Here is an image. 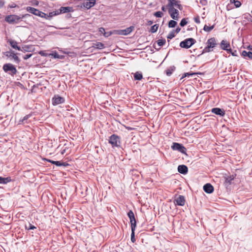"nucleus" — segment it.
Returning a JSON list of instances; mask_svg holds the SVG:
<instances>
[{"label": "nucleus", "instance_id": "nucleus-1", "mask_svg": "<svg viewBox=\"0 0 252 252\" xmlns=\"http://www.w3.org/2000/svg\"><path fill=\"white\" fill-rule=\"evenodd\" d=\"M27 15H28V14L23 15L21 17L16 15H9L5 17V20L7 22L10 24L17 23L21 21L22 19L26 17Z\"/></svg>", "mask_w": 252, "mask_h": 252}, {"label": "nucleus", "instance_id": "nucleus-2", "mask_svg": "<svg viewBox=\"0 0 252 252\" xmlns=\"http://www.w3.org/2000/svg\"><path fill=\"white\" fill-rule=\"evenodd\" d=\"M109 143L112 147H120L121 144L120 138L118 135L113 134L109 137Z\"/></svg>", "mask_w": 252, "mask_h": 252}, {"label": "nucleus", "instance_id": "nucleus-3", "mask_svg": "<svg viewBox=\"0 0 252 252\" xmlns=\"http://www.w3.org/2000/svg\"><path fill=\"white\" fill-rule=\"evenodd\" d=\"M216 41L214 38L209 39L206 42V47L204 48L205 52H210L213 51V48L216 45Z\"/></svg>", "mask_w": 252, "mask_h": 252}, {"label": "nucleus", "instance_id": "nucleus-4", "mask_svg": "<svg viewBox=\"0 0 252 252\" xmlns=\"http://www.w3.org/2000/svg\"><path fill=\"white\" fill-rule=\"evenodd\" d=\"M173 150L178 151L182 154H186V148L180 143L174 142L171 146Z\"/></svg>", "mask_w": 252, "mask_h": 252}, {"label": "nucleus", "instance_id": "nucleus-5", "mask_svg": "<svg viewBox=\"0 0 252 252\" xmlns=\"http://www.w3.org/2000/svg\"><path fill=\"white\" fill-rule=\"evenodd\" d=\"M195 42L193 38H189L181 42L180 45L182 48H189L194 44Z\"/></svg>", "mask_w": 252, "mask_h": 252}, {"label": "nucleus", "instance_id": "nucleus-6", "mask_svg": "<svg viewBox=\"0 0 252 252\" xmlns=\"http://www.w3.org/2000/svg\"><path fill=\"white\" fill-rule=\"evenodd\" d=\"M26 10L36 16H39L40 17H44L45 13L39 11L38 9L35 8L28 6L26 7Z\"/></svg>", "mask_w": 252, "mask_h": 252}, {"label": "nucleus", "instance_id": "nucleus-7", "mask_svg": "<svg viewBox=\"0 0 252 252\" xmlns=\"http://www.w3.org/2000/svg\"><path fill=\"white\" fill-rule=\"evenodd\" d=\"M134 29V27L131 26L128 27L125 30H120L117 31H114L113 32L114 33H116L119 35H126L129 34Z\"/></svg>", "mask_w": 252, "mask_h": 252}, {"label": "nucleus", "instance_id": "nucleus-8", "mask_svg": "<svg viewBox=\"0 0 252 252\" xmlns=\"http://www.w3.org/2000/svg\"><path fill=\"white\" fill-rule=\"evenodd\" d=\"M130 220L131 228H136V221L135 218L134 214L132 210H129L127 214Z\"/></svg>", "mask_w": 252, "mask_h": 252}, {"label": "nucleus", "instance_id": "nucleus-9", "mask_svg": "<svg viewBox=\"0 0 252 252\" xmlns=\"http://www.w3.org/2000/svg\"><path fill=\"white\" fill-rule=\"evenodd\" d=\"M3 69L5 72L10 71L11 73L14 74L17 72V70L14 66L11 63H6L3 65Z\"/></svg>", "mask_w": 252, "mask_h": 252}, {"label": "nucleus", "instance_id": "nucleus-10", "mask_svg": "<svg viewBox=\"0 0 252 252\" xmlns=\"http://www.w3.org/2000/svg\"><path fill=\"white\" fill-rule=\"evenodd\" d=\"M168 1V3L167 5V7L168 9H169L170 8H174L175 7L178 8L179 9H181V6L179 4V2L176 0H167Z\"/></svg>", "mask_w": 252, "mask_h": 252}, {"label": "nucleus", "instance_id": "nucleus-11", "mask_svg": "<svg viewBox=\"0 0 252 252\" xmlns=\"http://www.w3.org/2000/svg\"><path fill=\"white\" fill-rule=\"evenodd\" d=\"M168 10L171 17L173 19L175 20H178L179 19V11L177 9H176L175 8H170Z\"/></svg>", "mask_w": 252, "mask_h": 252}, {"label": "nucleus", "instance_id": "nucleus-12", "mask_svg": "<svg viewBox=\"0 0 252 252\" xmlns=\"http://www.w3.org/2000/svg\"><path fill=\"white\" fill-rule=\"evenodd\" d=\"M64 102V98L59 96V95H55L52 99V103L54 105L63 103Z\"/></svg>", "mask_w": 252, "mask_h": 252}, {"label": "nucleus", "instance_id": "nucleus-13", "mask_svg": "<svg viewBox=\"0 0 252 252\" xmlns=\"http://www.w3.org/2000/svg\"><path fill=\"white\" fill-rule=\"evenodd\" d=\"M220 47L222 49L226 50L228 52H231L230 45L226 40H223L220 43Z\"/></svg>", "mask_w": 252, "mask_h": 252}, {"label": "nucleus", "instance_id": "nucleus-14", "mask_svg": "<svg viewBox=\"0 0 252 252\" xmlns=\"http://www.w3.org/2000/svg\"><path fill=\"white\" fill-rule=\"evenodd\" d=\"M95 3V0H87L83 3V7L87 9L92 7Z\"/></svg>", "mask_w": 252, "mask_h": 252}, {"label": "nucleus", "instance_id": "nucleus-15", "mask_svg": "<svg viewBox=\"0 0 252 252\" xmlns=\"http://www.w3.org/2000/svg\"><path fill=\"white\" fill-rule=\"evenodd\" d=\"M204 191L207 193H211L214 191L213 186L210 183H207L203 186Z\"/></svg>", "mask_w": 252, "mask_h": 252}, {"label": "nucleus", "instance_id": "nucleus-16", "mask_svg": "<svg viewBox=\"0 0 252 252\" xmlns=\"http://www.w3.org/2000/svg\"><path fill=\"white\" fill-rule=\"evenodd\" d=\"M177 205L183 206L185 203V198L183 195H179L175 200Z\"/></svg>", "mask_w": 252, "mask_h": 252}, {"label": "nucleus", "instance_id": "nucleus-17", "mask_svg": "<svg viewBox=\"0 0 252 252\" xmlns=\"http://www.w3.org/2000/svg\"><path fill=\"white\" fill-rule=\"evenodd\" d=\"M178 171L182 174L185 175L188 173V168L185 165H179L178 166Z\"/></svg>", "mask_w": 252, "mask_h": 252}, {"label": "nucleus", "instance_id": "nucleus-18", "mask_svg": "<svg viewBox=\"0 0 252 252\" xmlns=\"http://www.w3.org/2000/svg\"><path fill=\"white\" fill-rule=\"evenodd\" d=\"M7 42L13 49L18 50V51L22 50L21 48L18 46V43L16 41L9 39L8 40Z\"/></svg>", "mask_w": 252, "mask_h": 252}, {"label": "nucleus", "instance_id": "nucleus-19", "mask_svg": "<svg viewBox=\"0 0 252 252\" xmlns=\"http://www.w3.org/2000/svg\"><path fill=\"white\" fill-rule=\"evenodd\" d=\"M212 112L220 116H223L225 114L224 110L219 108H213L212 109Z\"/></svg>", "mask_w": 252, "mask_h": 252}, {"label": "nucleus", "instance_id": "nucleus-20", "mask_svg": "<svg viewBox=\"0 0 252 252\" xmlns=\"http://www.w3.org/2000/svg\"><path fill=\"white\" fill-rule=\"evenodd\" d=\"M59 14V12L58 10H56L53 12H51L49 13L48 15H47L45 13V16L42 17V18H44L46 19H50L51 18H52L53 16H57Z\"/></svg>", "mask_w": 252, "mask_h": 252}, {"label": "nucleus", "instance_id": "nucleus-21", "mask_svg": "<svg viewBox=\"0 0 252 252\" xmlns=\"http://www.w3.org/2000/svg\"><path fill=\"white\" fill-rule=\"evenodd\" d=\"M11 181V179L10 177L6 178L0 177V184H6Z\"/></svg>", "mask_w": 252, "mask_h": 252}, {"label": "nucleus", "instance_id": "nucleus-22", "mask_svg": "<svg viewBox=\"0 0 252 252\" xmlns=\"http://www.w3.org/2000/svg\"><path fill=\"white\" fill-rule=\"evenodd\" d=\"M92 47L98 49H101L104 48V45L101 42H98L93 43Z\"/></svg>", "mask_w": 252, "mask_h": 252}, {"label": "nucleus", "instance_id": "nucleus-23", "mask_svg": "<svg viewBox=\"0 0 252 252\" xmlns=\"http://www.w3.org/2000/svg\"><path fill=\"white\" fill-rule=\"evenodd\" d=\"M242 54L244 57H247L250 59H252V52L250 51L247 52L246 51H243Z\"/></svg>", "mask_w": 252, "mask_h": 252}, {"label": "nucleus", "instance_id": "nucleus-24", "mask_svg": "<svg viewBox=\"0 0 252 252\" xmlns=\"http://www.w3.org/2000/svg\"><path fill=\"white\" fill-rule=\"evenodd\" d=\"M9 57L12 58L15 61H16L17 63L19 62V59L18 57L17 56V55L14 53V52H11L10 53V54L9 55Z\"/></svg>", "mask_w": 252, "mask_h": 252}, {"label": "nucleus", "instance_id": "nucleus-25", "mask_svg": "<svg viewBox=\"0 0 252 252\" xmlns=\"http://www.w3.org/2000/svg\"><path fill=\"white\" fill-rule=\"evenodd\" d=\"M59 14L62 13H66L70 11V7H62L59 9Z\"/></svg>", "mask_w": 252, "mask_h": 252}, {"label": "nucleus", "instance_id": "nucleus-26", "mask_svg": "<svg viewBox=\"0 0 252 252\" xmlns=\"http://www.w3.org/2000/svg\"><path fill=\"white\" fill-rule=\"evenodd\" d=\"M234 179V177L233 175H230L229 176H228L227 178H225V183L228 184L229 185H230L232 181H233Z\"/></svg>", "mask_w": 252, "mask_h": 252}, {"label": "nucleus", "instance_id": "nucleus-27", "mask_svg": "<svg viewBox=\"0 0 252 252\" xmlns=\"http://www.w3.org/2000/svg\"><path fill=\"white\" fill-rule=\"evenodd\" d=\"M131 228V241L132 243H134L136 241V239L135 238V233L134 231L135 229V228Z\"/></svg>", "mask_w": 252, "mask_h": 252}, {"label": "nucleus", "instance_id": "nucleus-28", "mask_svg": "<svg viewBox=\"0 0 252 252\" xmlns=\"http://www.w3.org/2000/svg\"><path fill=\"white\" fill-rule=\"evenodd\" d=\"M230 3H234L236 7H239L241 5L240 1L237 0H230Z\"/></svg>", "mask_w": 252, "mask_h": 252}, {"label": "nucleus", "instance_id": "nucleus-29", "mask_svg": "<svg viewBox=\"0 0 252 252\" xmlns=\"http://www.w3.org/2000/svg\"><path fill=\"white\" fill-rule=\"evenodd\" d=\"M177 25V22L174 20H170L169 21L168 26L169 28H174Z\"/></svg>", "mask_w": 252, "mask_h": 252}, {"label": "nucleus", "instance_id": "nucleus-30", "mask_svg": "<svg viewBox=\"0 0 252 252\" xmlns=\"http://www.w3.org/2000/svg\"><path fill=\"white\" fill-rule=\"evenodd\" d=\"M135 80H140L142 78V75L139 72H136L134 75Z\"/></svg>", "mask_w": 252, "mask_h": 252}, {"label": "nucleus", "instance_id": "nucleus-31", "mask_svg": "<svg viewBox=\"0 0 252 252\" xmlns=\"http://www.w3.org/2000/svg\"><path fill=\"white\" fill-rule=\"evenodd\" d=\"M158 25H157V24L154 25L151 28L150 32L152 33H154L158 31Z\"/></svg>", "mask_w": 252, "mask_h": 252}, {"label": "nucleus", "instance_id": "nucleus-32", "mask_svg": "<svg viewBox=\"0 0 252 252\" xmlns=\"http://www.w3.org/2000/svg\"><path fill=\"white\" fill-rule=\"evenodd\" d=\"M8 133V130L6 129L5 128H3L2 130H0V136H4Z\"/></svg>", "mask_w": 252, "mask_h": 252}, {"label": "nucleus", "instance_id": "nucleus-33", "mask_svg": "<svg viewBox=\"0 0 252 252\" xmlns=\"http://www.w3.org/2000/svg\"><path fill=\"white\" fill-rule=\"evenodd\" d=\"M214 27V26H211V27H209V26H208L207 25H205L204 27V30L205 31H206V32H210L213 29Z\"/></svg>", "mask_w": 252, "mask_h": 252}, {"label": "nucleus", "instance_id": "nucleus-34", "mask_svg": "<svg viewBox=\"0 0 252 252\" xmlns=\"http://www.w3.org/2000/svg\"><path fill=\"white\" fill-rule=\"evenodd\" d=\"M158 45L160 47L163 45L165 43V40L164 39H159L157 41Z\"/></svg>", "mask_w": 252, "mask_h": 252}, {"label": "nucleus", "instance_id": "nucleus-35", "mask_svg": "<svg viewBox=\"0 0 252 252\" xmlns=\"http://www.w3.org/2000/svg\"><path fill=\"white\" fill-rule=\"evenodd\" d=\"M154 15L157 17H161L163 16V13L160 11L156 12L154 14Z\"/></svg>", "mask_w": 252, "mask_h": 252}, {"label": "nucleus", "instance_id": "nucleus-36", "mask_svg": "<svg viewBox=\"0 0 252 252\" xmlns=\"http://www.w3.org/2000/svg\"><path fill=\"white\" fill-rule=\"evenodd\" d=\"M188 23V21H187V20L186 19H183L180 23V25L182 27H184L186 25H187Z\"/></svg>", "mask_w": 252, "mask_h": 252}, {"label": "nucleus", "instance_id": "nucleus-37", "mask_svg": "<svg viewBox=\"0 0 252 252\" xmlns=\"http://www.w3.org/2000/svg\"><path fill=\"white\" fill-rule=\"evenodd\" d=\"M49 56L53 57L54 58H60V56L58 55L56 52L51 53L49 54Z\"/></svg>", "mask_w": 252, "mask_h": 252}, {"label": "nucleus", "instance_id": "nucleus-38", "mask_svg": "<svg viewBox=\"0 0 252 252\" xmlns=\"http://www.w3.org/2000/svg\"><path fill=\"white\" fill-rule=\"evenodd\" d=\"M99 32L103 34L104 36L105 37H108V35H106V32H105V29L103 28H100L99 29Z\"/></svg>", "mask_w": 252, "mask_h": 252}, {"label": "nucleus", "instance_id": "nucleus-39", "mask_svg": "<svg viewBox=\"0 0 252 252\" xmlns=\"http://www.w3.org/2000/svg\"><path fill=\"white\" fill-rule=\"evenodd\" d=\"M175 32L174 31H172L167 35V37L168 39H172L175 36Z\"/></svg>", "mask_w": 252, "mask_h": 252}, {"label": "nucleus", "instance_id": "nucleus-40", "mask_svg": "<svg viewBox=\"0 0 252 252\" xmlns=\"http://www.w3.org/2000/svg\"><path fill=\"white\" fill-rule=\"evenodd\" d=\"M26 229H28V230H33V229H36V227L34 226V225H32V224L29 223V226L27 227L26 226Z\"/></svg>", "mask_w": 252, "mask_h": 252}, {"label": "nucleus", "instance_id": "nucleus-41", "mask_svg": "<svg viewBox=\"0 0 252 252\" xmlns=\"http://www.w3.org/2000/svg\"><path fill=\"white\" fill-rule=\"evenodd\" d=\"M194 74H195V73H189V72L183 74V75L182 77L181 78V79H183V78L186 77L187 76H192V75H194Z\"/></svg>", "mask_w": 252, "mask_h": 252}, {"label": "nucleus", "instance_id": "nucleus-42", "mask_svg": "<svg viewBox=\"0 0 252 252\" xmlns=\"http://www.w3.org/2000/svg\"><path fill=\"white\" fill-rule=\"evenodd\" d=\"M194 22L197 24H199L200 23V19L199 16H196L194 18Z\"/></svg>", "mask_w": 252, "mask_h": 252}, {"label": "nucleus", "instance_id": "nucleus-43", "mask_svg": "<svg viewBox=\"0 0 252 252\" xmlns=\"http://www.w3.org/2000/svg\"><path fill=\"white\" fill-rule=\"evenodd\" d=\"M42 56H47L48 54L46 53L45 51H41L38 53Z\"/></svg>", "mask_w": 252, "mask_h": 252}, {"label": "nucleus", "instance_id": "nucleus-44", "mask_svg": "<svg viewBox=\"0 0 252 252\" xmlns=\"http://www.w3.org/2000/svg\"><path fill=\"white\" fill-rule=\"evenodd\" d=\"M55 165H57V166H62L61 161H56L55 162Z\"/></svg>", "mask_w": 252, "mask_h": 252}, {"label": "nucleus", "instance_id": "nucleus-45", "mask_svg": "<svg viewBox=\"0 0 252 252\" xmlns=\"http://www.w3.org/2000/svg\"><path fill=\"white\" fill-rule=\"evenodd\" d=\"M32 56V54H28V55H26L24 57V60H27L28 59L30 58V57H31Z\"/></svg>", "mask_w": 252, "mask_h": 252}, {"label": "nucleus", "instance_id": "nucleus-46", "mask_svg": "<svg viewBox=\"0 0 252 252\" xmlns=\"http://www.w3.org/2000/svg\"><path fill=\"white\" fill-rule=\"evenodd\" d=\"M28 49L29 48L26 46H25L24 47H23L22 48H21L22 50L21 51H27L28 50Z\"/></svg>", "mask_w": 252, "mask_h": 252}, {"label": "nucleus", "instance_id": "nucleus-47", "mask_svg": "<svg viewBox=\"0 0 252 252\" xmlns=\"http://www.w3.org/2000/svg\"><path fill=\"white\" fill-rule=\"evenodd\" d=\"M61 164H62V166H64V167H66V166L69 165L68 163L65 162H62V161H61Z\"/></svg>", "mask_w": 252, "mask_h": 252}, {"label": "nucleus", "instance_id": "nucleus-48", "mask_svg": "<svg viewBox=\"0 0 252 252\" xmlns=\"http://www.w3.org/2000/svg\"><path fill=\"white\" fill-rule=\"evenodd\" d=\"M4 4V1L3 0H0V8H1Z\"/></svg>", "mask_w": 252, "mask_h": 252}, {"label": "nucleus", "instance_id": "nucleus-49", "mask_svg": "<svg viewBox=\"0 0 252 252\" xmlns=\"http://www.w3.org/2000/svg\"><path fill=\"white\" fill-rule=\"evenodd\" d=\"M181 31V29L179 28H178L176 29V30L175 31H174L175 32V33H178V32H180V31Z\"/></svg>", "mask_w": 252, "mask_h": 252}, {"label": "nucleus", "instance_id": "nucleus-50", "mask_svg": "<svg viewBox=\"0 0 252 252\" xmlns=\"http://www.w3.org/2000/svg\"><path fill=\"white\" fill-rule=\"evenodd\" d=\"M48 162L53 164H55V162L56 161H54V160H51V159H48L47 160Z\"/></svg>", "mask_w": 252, "mask_h": 252}, {"label": "nucleus", "instance_id": "nucleus-51", "mask_svg": "<svg viewBox=\"0 0 252 252\" xmlns=\"http://www.w3.org/2000/svg\"><path fill=\"white\" fill-rule=\"evenodd\" d=\"M32 4L34 5H37L38 4V2L36 0H34L33 2H32Z\"/></svg>", "mask_w": 252, "mask_h": 252}, {"label": "nucleus", "instance_id": "nucleus-52", "mask_svg": "<svg viewBox=\"0 0 252 252\" xmlns=\"http://www.w3.org/2000/svg\"><path fill=\"white\" fill-rule=\"evenodd\" d=\"M66 149H67V148H65L64 149H63V150L62 151V152H61L62 155H63L66 152Z\"/></svg>", "mask_w": 252, "mask_h": 252}, {"label": "nucleus", "instance_id": "nucleus-53", "mask_svg": "<svg viewBox=\"0 0 252 252\" xmlns=\"http://www.w3.org/2000/svg\"><path fill=\"white\" fill-rule=\"evenodd\" d=\"M200 2L202 3L203 4H205L206 3V1L205 0H201L200 1Z\"/></svg>", "mask_w": 252, "mask_h": 252}, {"label": "nucleus", "instance_id": "nucleus-54", "mask_svg": "<svg viewBox=\"0 0 252 252\" xmlns=\"http://www.w3.org/2000/svg\"><path fill=\"white\" fill-rule=\"evenodd\" d=\"M236 51H235V52H232V51H231V52H230V53L232 54V56H236V55L235 54V53H236Z\"/></svg>", "mask_w": 252, "mask_h": 252}, {"label": "nucleus", "instance_id": "nucleus-55", "mask_svg": "<svg viewBox=\"0 0 252 252\" xmlns=\"http://www.w3.org/2000/svg\"><path fill=\"white\" fill-rule=\"evenodd\" d=\"M166 74L168 76H169L171 74V72L170 71L167 70Z\"/></svg>", "mask_w": 252, "mask_h": 252}, {"label": "nucleus", "instance_id": "nucleus-56", "mask_svg": "<svg viewBox=\"0 0 252 252\" xmlns=\"http://www.w3.org/2000/svg\"><path fill=\"white\" fill-rule=\"evenodd\" d=\"M113 33H114L113 32ZM112 33V32H106V35H108V37L110 36Z\"/></svg>", "mask_w": 252, "mask_h": 252}, {"label": "nucleus", "instance_id": "nucleus-57", "mask_svg": "<svg viewBox=\"0 0 252 252\" xmlns=\"http://www.w3.org/2000/svg\"><path fill=\"white\" fill-rule=\"evenodd\" d=\"M161 9H162V11H166V7L164 6H163L161 7Z\"/></svg>", "mask_w": 252, "mask_h": 252}, {"label": "nucleus", "instance_id": "nucleus-58", "mask_svg": "<svg viewBox=\"0 0 252 252\" xmlns=\"http://www.w3.org/2000/svg\"><path fill=\"white\" fill-rule=\"evenodd\" d=\"M126 128L128 129V130H132L134 129V128H133L132 127H126Z\"/></svg>", "mask_w": 252, "mask_h": 252}, {"label": "nucleus", "instance_id": "nucleus-59", "mask_svg": "<svg viewBox=\"0 0 252 252\" xmlns=\"http://www.w3.org/2000/svg\"><path fill=\"white\" fill-rule=\"evenodd\" d=\"M248 48L250 50H252V46H249Z\"/></svg>", "mask_w": 252, "mask_h": 252}, {"label": "nucleus", "instance_id": "nucleus-60", "mask_svg": "<svg viewBox=\"0 0 252 252\" xmlns=\"http://www.w3.org/2000/svg\"><path fill=\"white\" fill-rule=\"evenodd\" d=\"M15 7V5H12V6H11V7Z\"/></svg>", "mask_w": 252, "mask_h": 252}, {"label": "nucleus", "instance_id": "nucleus-61", "mask_svg": "<svg viewBox=\"0 0 252 252\" xmlns=\"http://www.w3.org/2000/svg\"><path fill=\"white\" fill-rule=\"evenodd\" d=\"M26 118L27 119V118L26 117H25V118H24V119L23 120V121H24V120L26 119Z\"/></svg>", "mask_w": 252, "mask_h": 252}, {"label": "nucleus", "instance_id": "nucleus-62", "mask_svg": "<svg viewBox=\"0 0 252 252\" xmlns=\"http://www.w3.org/2000/svg\"><path fill=\"white\" fill-rule=\"evenodd\" d=\"M152 23V22H151V21H150V22H149V24H151Z\"/></svg>", "mask_w": 252, "mask_h": 252}, {"label": "nucleus", "instance_id": "nucleus-63", "mask_svg": "<svg viewBox=\"0 0 252 252\" xmlns=\"http://www.w3.org/2000/svg\"><path fill=\"white\" fill-rule=\"evenodd\" d=\"M152 23V22H151V21H150V22H149V24H151Z\"/></svg>", "mask_w": 252, "mask_h": 252}, {"label": "nucleus", "instance_id": "nucleus-64", "mask_svg": "<svg viewBox=\"0 0 252 252\" xmlns=\"http://www.w3.org/2000/svg\"><path fill=\"white\" fill-rule=\"evenodd\" d=\"M0 128H3V127L1 126V127H0Z\"/></svg>", "mask_w": 252, "mask_h": 252}]
</instances>
